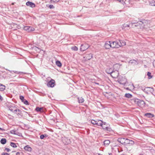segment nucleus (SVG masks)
<instances>
[{
    "label": "nucleus",
    "mask_w": 155,
    "mask_h": 155,
    "mask_svg": "<svg viewBox=\"0 0 155 155\" xmlns=\"http://www.w3.org/2000/svg\"><path fill=\"white\" fill-rule=\"evenodd\" d=\"M132 101L135 104H137L138 106L141 107H143L145 106V103L143 101L137 98H134L132 100Z\"/></svg>",
    "instance_id": "obj_1"
},
{
    "label": "nucleus",
    "mask_w": 155,
    "mask_h": 155,
    "mask_svg": "<svg viewBox=\"0 0 155 155\" xmlns=\"http://www.w3.org/2000/svg\"><path fill=\"white\" fill-rule=\"evenodd\" d=\"M107 73L110 74L111 76L114 78H117L119 75V73L117 71H112L111 72H107Z\"/></svg>",
    "instance_id": "obj_2"
},
{
    "label": "nucleus",
    "mask_w": 155,
    "mask_h": 155,
    "mask_svg": "<svg viewBox=\"0 0 155 155\" xmlns=\"http://www.w3.org/2000/svg\"><path fill=\"white\" fill-rule=\"evenodd\" d=\"M118 82L120 84H125L126 82V79L124 77H119Z\"/></svg>",
    "instance_id": "obj_3"
},
{
    "label": "nucleus",
    "mask_w": 155,
    "mask_h": 155,
    "mask_svg": "<svg viewBox=\"0 0 155 155\" xmlns=\"http://www.w3.org/2000/svg\"><path fill=\"white\" fill-rule=\"evenodd\" d=\"M111 48H118L120 47L117 40L114 41H111Z\"/></svg>",
    "instance_id": "obj_4"
},
{
    "label": "nucleus",
    "mask_w": 155,
    "mask_h": 155,
    "mask_svg": "<svg viewBox=\"0 0 155 155\" xmlns=\"http://www.w3.org/2000/svg\"><path fill=\"white\" fill-rule=\"evenodd\" d=\"M55 81L52 79H51L48 82L47 84V85L48 87H53L55 84Z\"/></svg>",
    "instance_id": "obj_5"
},
{
    "label": "nucleus",
    "mask_w": 155,
    "mask_h": 155,
    "mask_svg": "<svg viewBox=\"0 0 155 155\" xmlns=\"http://www.w3.org/2000/svg\"><path fill=\"white\" fill-rule=\"evenodd\" d=\"M24 29L26 31L28 32H30L35 30V28L31 26H25L24 27Z\"/></svg>",
    "instance_id": "obj_6"
},
{
    "label": "nucleus",
    "mask_w": 155,
    "mask_h": 155,
    "mask_svg": "<svg viewBox=\"0 0 155 155\" xmlns=\"http://www.w3.org/2000/svg\"><path fill=\"white\" fill-rule=\"evenodd\" d=\"M104 46L106 49H109L110 47H111V41H106L105 44Z\"/></svg>",
    "instance_id": "obj_7"
},
{
    "label": "nucleus",
    "mask_w": 155,
    "mask_h": 155,
    "mask_svg": "<svg viewBox=\"0 0 155 155\" xmlns=\"http://www.w3.org/2000/svg\"><path fill=\"white\" fill-rule=\"evenodd\" d=\"M88 48V47L87 45L82 44L81 46L80 50L81 51H84L87 49Z\"/></svg>",
    "instance_id": "obj_8"
},
{
    "label": "nucleus",
    "mask_w": 155,
    "mask_h": 155,
    "mask_svg": "<svg viewBox=\"0 0 155 155\" xmlns=\"http://www.w3.org/2000/svg\"><path fill=\"white\" fill-rule=\"evenodd\" d=\"M26 5L27 6L32 8H34L35 6V5L34 3L29 1L27 2L26 3Z\"/></svg>",
    "instance_id": "obj_9"
},
{
    "label": "nucleus",
    "mask_w": 155,
    "mask_h": 155,
    "mask_svg": "<svg viewBox=\"0 0 155 155\" xmlns=\"http://www.w3.org/2000/svg\"><path fill=\"white\" fill-rule=\"evenodd\" d=\"M125 139L124 138H119L117 139L118 142L121 143L122 144L124 145L125 142Z\"/></svg>",
    "instance_id": "obj_10"
},
{
    "label": "nucleus",
    "mask_w": 155,
    "mask_h": 155,
    "mask_svg": "<svg viewBox=\"0 0 155 155\" xmlns=\"http://www.w3.org/2000/svg\"><path fill=\"white\" fill-rule=\"evenodd\" d=\"M134 143V142L132 140H130L127 138L125 139V142L124 145L129 144H132Z\"/></svg>",
    "instance_id": "obj_11"
},
{
    "label": "nucleus",
    "mask_w": 155,
    "mask_h": 155,
    "mask_svg": "<svg viewBox=\"0 0 155 155\" xmlns=\"http://www.w3.org/2000/svg\"><path fill=\"white\" fill-rule=\"evenodd\" d=\"M118 44L120 45V47L121 46H123L126 45L125 42L123 40H118Z\"/></svg>",
    "instance_id": "obj_12"
},
{
    "label": "nucleus",
    "mask_w": 155,
    "mask_h": 155,
    "mask_svg": "<svg viewBox=\"0 0 155 155\" xmlns=\"http://www.w3.org/2000/svg\"><path fill=\"white\" fill-rule=\"evenodd\" d=\"M106 125L105 123H104L103 124V125H102L101 127H102L103 129L104 130H107L110 131V129L108 127H107L106 126Z\"/></svg>",
    "instance_id": "obj_13"
},
{
    "label": "nucleus",
    "mask_w": 155,
    "mask_h": 155,
    "mask_svg": "<svg viewBox=\"0 0 155 155\" xmlns=\"http://www.w3.org/2000/svg\"><path fill=\"white\" fill-rule=\"evenodd\" d=\"M145 116L149 118H152L154 117V115L150 113H147L145 114Z\"/></svg>",
    "instance_id": "obj_14"
},
{
    "label": "nucleus",
    "mask_w": 155,
    "mask_h": 155,
    "mask_svg": "<svg viewBox=\"0 0 155 155\" xmlns=\"http://www.w3.org/2000/svg\"><path fill=\"white\" fill-rule=\"evenodd\" d=\"M24 149L25 150L28 151H30L31 150V148L28 145L25 146Z\"/></svg>",
    "instance_id": "obj_15"
},
{
    "label": "nucleus",
    "mask_w": 155,
    "mask_h": 155,
    "mask_svg": "<svg viewBox=\"0 0 155 155\" xmlns=\"http://www.w3.org/2000/svg\"><path fill=\"white\" fill-rule=\"evenodd\" d=\"M147 90H148V94H149V92H150L152 94H153V92H154V90L153 88L150 87H147Z\"/></svg>",
    "instance_id": "obj_16"
},
{
    "label": "nucleus",
    "mask_w": 155,
    "mask_h": 155,
    "mask_svg": "<svg viewBox=\"0 0 155 155\" xmlns=\"http://www.w3.org/2000/svg\"><path fill=\"white\" fill-rule=\"evenodd\" d=\"M18 111L20 112L21 110L18 109H17V108L16 107L12 112H14L15 114H16L18 115H20L21 114L20 113H17Z\"/></svg>",
    "instance_id": "obj_17"
},
{
    "label": "nucleus",
    "mask_w": 155,
    "mask_h": 155,
    "mask_svg": "<svg viewBox=\"0 0 155 155\" xmlns=\"http://www.w3.org/2000/svg\"><path fill=\"white\" fill-rule=\"evenodd\" d=\"M140 88L141 89L143 90L144 92L146 93L147 94H148V90H147V88L146 87L144 88L142 87H140Z\"/></svg>",
    "instance_id": "obj_18"
},
{
    "label": "nucleus",
    "mask_w": 155,
    "mask_h": 155,
    "mask_svg": "<svg viewBox=\"0 0 155 155\" xmlns=\"http://www.w3.org/2000/svg\"><path fill=\"white\" fill-rule=\"evenodd\" d=\"M92 54H87L86 56V59L89 60L92 58Z\"/></svg>",
    "instance_id": "obj_19"
},
{
    "label": "nucleus",
    "mask_w": 155,
    "mask_h": 155,
    "mask_svg": "<svg viewBox=\"0 0 155 155\" xmlns=\"http://www.w3.org/2000/svg\"><path fill=\"white\" fill-rule=\"evenodd\" d=\"M35 110L37 112H43V107H36Z\"/></svg>",
    "instance_id": "obj_20"
},
{
    "label": "nucleus",
    "mask_w": 155,
    "mask_h": 155,
    "mask_svg": "<svg viewBox=\"0 0 155 155\" xmlns=\"http://www.w3.org/2000/svg\"><path fill=\"white\" fill-rule=\"evenodd\" d=\"M78 101L79 103H82L84 101V98L82 97H78Z\"/></svg>",
    "instance_id": "obj_21"
},
{
    "label": "nucleus",
    "mask_w": 155,
    "mask_h": 155,
    "mask_svg": "<svg viewBox=\"0 0 155 155\" xmlns=\"http://www.w3.org/2000/svg\"><path fill=\"white\" fill-rule=\"evenodd\" d=\"M103 123H104L101 120H97L96 125L101 126L103 125Z\"/></svg>",
    "instance_id": "obj_22"
},
{
    "label": "nucleus",
    "mask_w": 155,
    "mask_h": 155,
    "mask_svg": "<svg viewBox=\"0 0 155 155\" xmlns=\"http://www.w3.org/2000/svg\"><path fill=\"white\" fill-rule=\"evenodd\" d=\"M6 140L5 138H2L0 140V143L2 144H4L6 143Z\"/></svg>",
    "instance_id": "obj_23"
},
{
    "label": "nucleus",
    "mask_w": 155,
    "mask_h": 155,
    "mask_svg": "<svg viewBox=\"0 0 155 155\" xmlns=\"http://www.w3.org/2000/svg\"><path fill=\"white\" fill-rule=\"evenodd\" d=\"M5 88V86L3 84H0V91H3Z\"/></svg>",
    "instance_id": "obj_24"
},
{
    "label": "nucleus",
    "mask_w": 155,
    "mask_h": 155,
    "mask_svg": "<svg viewBox=\"0 0 155 155\" xmlns=\"http://www.w3.org/2000/svg\"><path fill=\"white\" fill-rule=\"evenodd\" d=\"M15 105H13L12 106H10L9 107V110L12 112L15 109Z\"/></svg>",
    "instance_id": "obj_25"
},
{
    "label": "nucleus",
    "mask_w": 155,
    "mask_h": 155,
    "mask_svg": "<svg viewBox=\"0 0 155 155\" xmlns=\"http://www.w3.org/2000/svg\"><path fill=\"white\" fill-rule=\"evenodd\" d=\"M149 4L151 6H155V1L153 0L150 1Z\"/></svg>",
    "instance_id": "obj_26"
},
{
    "label": "nucleus",
    "mask_w": 155,
    "mask_h": 155,
    "mask_svg": "<svg viewBox=\"0 0 155 155\" xmlns=\"http://www.w3.org/2000/svg\"><path fill=\"white\" fill-rule=\"evenodd\" d=\"M110 142L109 140H105L104 142V144L105 146H108L110 143Z\"/></svg>",
    "instance_id": "obj_27"
},
{
    "label": "nucleus",
    "mask_w": 155,
    "mask_h": 155,
    "mask_svg": "<svg viewBox=\"0 0 155 155\" xmlns=\"http://www.w3.org/2000/svg\"><path fill=\"white\" fill-rule=\"evenodd\" d=\"M125 97L127 98H131L132 97V96L130 94H126L125 95Z\"/></svg>",
    "instance_id": "obj_28"
},
{
    "label": "nucleus",
    "mask_w": 155,
    "mask_h": 155,
    "mask_svg": "<svg viewBox=\"0 0 155 155\" xmlns=\"http://www.w3.org/2000/svg\"><path fill=\"white\" fill-rule=\"evenodd\" d=\"M56 64L59 67H61V62L59 61H57L56 62Z\"/></svg>",
    "instance_id": "obj_29"
},
{
    "label": "nucleus",
    "mask_w": 155,
    "mask_h": 155,
    "mask_svg": "<svg viewBox=\"0 0 155 155\" xmlns=\"http://www.w3.org/2000/svg\"><path fill=\"white\" fill-rule=\"evenodd\" d=\"M10 145L11 146L14 148L16 147H17V146L16 145V144L13 142L11 143Z\"/></svg>",
    "instance_id": "obj_30"
},
{
    "label": "nucleus",
    "mask_w": 155,
    "mask_h": 155,
    "mask_svg": "<svg viewBox=\"0 0 155 155\" xmlns=\"http://www.w3.org/2000/svg\"><path fill=\"white\" fill-rule=\"evenodd\" d=\"M71 49L72 50L75 51H77L78 50V47H77L76 46H73L71 47Z\"/></svg>",
    "instance_id": "obj_31"
},
{
    "label": "nucleus",
    "mask_w": 155,
    "mask_h": 155,
    "mask_svg": "<svg viewBox=\"0 0 155 155\" xmlns=\"http://www.w3.org/2000/svg\"><path fill=\"white\" fill-rule=\"evenodd\" d=\"M151 73L149 72H147V75L148 76V78L149 79H150L152 78V76L151 75Z\"/></svg>",
    "instance_id": "obj_32"
},
{
    "label": "nucleus",
    "mask_w": 155,
    "mask_h": 155,
    "mask_svg": "<svg viewBox=\"0 0 155 155\" xmlns=\"http://www.w3.org/2000/svg\"><path fill=\"white\" fill-rule=\"evenodd\" d=\"M47 137V135L46 134H42L40 136V138L41 139H43L45 138V137Z\"/></svg>",
    "instance_id": "obj_33"
},
{
    "label": "nucleus",
    "mask_w": 155,
    "mask_h": 155,
    "mask_svg": "<svg viewBox=\"0 0 155 155\" xmlns=\"http://www.w3.org/2000/svg\"><path fill=\"white\" fill-rule=\"evenodd\" d=\"M65 140L66 141V143H65V144H68L70 143V139H68L66 138L65 139Z\"/></svg>",
    "instance_id": "obj_34"
},
{
    "label": "nucleus",
    "mask_w": 155,
    "mask_h": 155,
    "mask_svg": "<svg viewBox=\"0 0 155 155\" xmlns=\"http://www.w3.org/2000/svg\"><path fill=\"white\" fill-rule=\"evenodd\" d=\"M97 122V120L95 121L93 120H91V123L93 124L96 125Z\"/></svg>",
    "instance_id": "obj_35"
},
{
    "label": "nucleus",
    "mask_w": 155,
    "mask_h": 155,
    "mask_svg": "<svg viewBox=\"0 0 155 155\" xmlns=\"http://www.w3.org/2000/svg\"><path fill=\"white\" fill-rule=\"evenodd\" d=\"M16 131V130H12L10 131V133L11 134H15Z\"/></svg>",
    "instance_id": "obj_36"
},
{
    "label": "nucleus",
    "mask_w": 155,
    "mask_h": 155,
    "mask_svg": "<svg viewBox=\"0 0 155 155\" xmlns=\"http://www.w3.org/2000/svg\"><path fill=\"white\" fill-rule=\"evenodd\" d=\"M15 135H17L19 136H21V134L16 131Z\"/></svg>",
    "instance_id": "obj_37"
},
{
    "label": "nucleus",
    "mask_w": 155,
    "mask_h": 155,
    "mask_svg": "<svg viewBox=\"0 0 155 155\" xmlns=\"http://www.w3.org/2000/svg\"><path fill=\"white\" fill-rule=\"evenodd\" d=\"M24 102V104L26 105H28V102L27 101L25 100V99L23 101V102Z\"/></svg>",
    "instance_id": "obj_38"
},
{
    "label": "nucleus",
    "mask_w": 155,
    "mask_h": 155,
    "mask_svg": "<svg viewBox=\"0 0 155 155\" xmlns=\"http://www.w3.org/2000/svg\"><path fill=\"white\" fill-rule=\"evenodd\" d=\"M20 98L23 102L24 99V97L23 96H20Z\"/></svg>",
    "instance_id": "obj_39"
},
{
    "label": "nucleus",
    "mask_w": 155,
    "mask_h": 155,
    "mask_svg": "<svg viewBox=\"0 0 155 155\" xmlns=\"http://www.w3.org/2000/svg\"><path fill=\"white\" fill-rule=\"evenodd\" d=\"M48 7L50 9L54 8V7L53 6V5H49V6H48Z\"/></svg>",
    "instance_id": "obj_40"
},
{
    "label": "nucleus",
    "mask_w": 155,
    "mask_h": 155,
    "mask_svg": "<svg viewBox=\"0 0 155 155\" xmlns=\"http://www.w3.org/2000/svg\"><path fill=\"white\" fill-rule=\"evenodd\" d=\"M51 1H53V2H57L59 1V0H51Z\"/></svg>",
    "instance_id": "obj_41"
},
{
    "label": "nucleus",
    "mask_w": 155,
    "mask_h": 155,
    "mask_svg": "<svg viewBox=\"0 0 155 155\" xmlns=\"http://www.w3.org/2000/svg\"><path fill=\"white\" fill-rule=\"evenodd\" d=\"M2 155H9V154L7 153H2Z\"/></svg>",
    "instance_id": "obj_42"
},
{
    "label": "nucleus",
    "mask_w": 155,
    "mask_h": 155,
    "mask_svg": "<svg viewBox=\"0 0 155 155\" xmlns=\"http://www.w3.org/2000/svg\"><path fill=\"white\" fill-rule=\"evenodd\" d=\"M129 25H128L127 24H124V25H123V27H129Z\"/></svg>",
    "instance_id": "obj_43"
},
{
    "label": "nucleus",
    "mask_w": 155,
    "mask_h": 155,
    "mask_svg": "<svg viewBox=\"0 0 155 155\" xmlns=\"http://www.w3.org/2000/svg\"><path fill=\"white\" fill-rule=\"evenodd\" d=\"M5 150H6L8 152L10 151V150L9 149L7 148H5Z\"/></svg>",
    "instance_id": "obj_44"
},
{
    "label": "nucleus",
    "mask_w": 155,
    "mask_h": 155,
    "mask_svg": "<svg viewBox=\"0 0 155 155\" xmlns=\"http://www.w3.org/2000/svg\"><path fill=\"white\" fill-rule=\"evenodd\" d=\"M132 61L131 62V63H134L135 64H136V63H137V61L135 60H133V61Z\"/></svg>",
    "instance_id": "obj_45"
},
{
    "label": "nucleus",
    "mask_w": 155,
    "mask_h": 155,
    "mask_svg": "<svg viewBox=\"0 0 155 155\" xmlns=\"http://www.w3.org/2000/svg\"><path fill=\"white\" fill-rule=\"evenodd\" d=\"M35 49L36 50V51H38V50H39V49L38 48L35 47Z\"/></svg>",
    "instance_id": "obj_46"
},
{
    "label": "nucleus",
    "mask_w": 155,
    "mask_h": 155,
    "mask_svg": "<svg viewBox=\"0 0 155 155\" xmlns=\"http://www.w3.org/2000/svg\"><path fill=\"white\" fill-rule=\"evenodd\" d=\"M10 117H9L10 119H13V117L12 116H10Z\"/></svg>",
    "instance_id": "obj_47"
},
{
    "label": "nucleus",
    "mask_w": 155,
    "mask_h": 155,
    "mask_svg": "<svg viewBox=\"0 0 155 155\" xmlns=\"http://www.w3.org/2000/svg\"><path fill=\"white\" fill-rule=\"evenodd\" d=\"M153 66L155 67V60L154 61L153 63Z\"/></svg>",
    "instance_id": "obj_48"
},
{
    "label": "nucleus",
    "mask_w": 155,
    "mask_h": 155,
    "mask_svg": "<svg viewBox=\"0 0 155 155\" xmlns=\"http://www.w3.org/2000/svg\"><path fill=\"white\" fill-rule=\"evenodd\" d=\"M0 100L1 101H2L3 100V98L0 95Z\"/></svg>",
    "instance_id": "obj_49"
},
{
    "label": "nucleus",
    "mask_w": 155,
    "mask_h": 155,
    "mask_svg": "<svg viewBox=\"0 0 155 155\" xmlns=\"http://www.w3.org/2000/svg\"><path fill=\"white\" fill-rule=\"evenodd\" d=\"M16 155H20V154L19 152H17L16 153Z\"/></svg>",
    "instance_id": "obj_50"
},
{
    "label": "nucleus",
    "mask_w": 155,
    "mask_h": 155,
    "mask_svg": "<svg viewBox=\"0 0 155 155\" xmlns=\"http://www.w3.org/2000/svg\"><path fill=\"white\" fill-rule=\"evenodd\" d=\"M140 23L141 25H142L143 24V22L142 21H140Z\"/></svg>",
    "instance_id": "obj_51"
},
{
    "label": "nucleus",
    "mask_w": 155,
    "mask_h": 155,
    "mask_svg": "<svg viewBox=\"0 0 155 155\" xmlns=\"http://www.w3.org/2000/svg\"><path fill=\"white\" fill-rule=\"evenodd\" d=\"M54 2H53V1H51V0H50V3H53Z\"/></svg>",
    "instance_id": "obj_52"
},
{
    "label": "nucleus",
    "mask_w": 155,
    "mask_h": 155,
    "mask_svg": "<svg viewBox=\"0 0 155 155\" xmlns=\"http://www.w3.org/2000/svg\"><path fill=\"white\" fill-rule=\"evenodd\" d=\"M109 155H112V153H108Z\"/></svg>",
    "instance_id": "obj_53"
},
{
    "label": "nucleus",
    "mask_w": 155,
    "mask_h": 155,
    "mask_svg": "<svg viewBox=\"0 0 155 155\" xmlns=\"http://www.w3.org/2000/svg\"><path fill=\"white\" fill-rule=\"evenodd\" d=\"M95 84H98V85H99V83H98L95 82Z\"/></svg>",
    "instance_id": "obj_54"
},
{
    "label": "nucleus",
    "mask_w": 155,
    "mask_h": 155,
    "mask_svg": "<svg viewBox=\"0 0 155 155\" xmlns=\"http://www.w3.org/2000/svg\"><path fill=\"white\" fill-rule=\"evenodd\" d=\"M0 130H2V128L0 127Z\"/></svg>",
    "instance_id": "obj_55"
},
{
    "label": "nucleus",
    "mask_w": 155,
    "mask_h": 155,
    "mask_svg": "<svg viewBox=\"0 0 155 155\" xmlns=\"http://www.w3.org/2000/svg\"><path fill=\"white\" fill-rule=\"evenodd\" d=\"M132 23L133 24H135V22H133V23Z\"/></svg>",
    "instance_id": "obj_56"
},
{
    "label": "nucleus",
    "mask_w": 155,
    "mask_h": 155,
    "mask_svg": "<svg viewBox=\"0 0 155 155\" xmlns=\"http://www.w3.org/2000/svg\"><path fill=\"white\" fill-rule=\"evenodd\" d=\"M19 112H18H18H17V113H20Z\"/></svg>",
    "instance_id": "obj_57"
},
{
    "label": "nucleus",
    "mask_w": 155,
    "mask_h": 155,
    "mask_svg": "<svg viewBox=\"0 0 155 155\" xmlns=\"http://www.w3.org/2000/svg\"><path fill=\"white\" fill-rule=\"evenodd\" d=\"M121 155H124V154H121Z\"/></svg>",
    "instance_id": "obj_58"
},
{
    "label": "nucleus",
    "mask_w": 155,
    "mask_h": 155,
    "mask_svg": "<svg viewBox=\"0 0 155 155\" xmlns=\"http://www.w3.org/2000/svg\"><path fill=\"white\" fill-rule=\"evenodd\" d=\"M99 155H102L101 154H99Z\"/></svg>",
    "instance_id": "obj_59"
}]
</instances>
